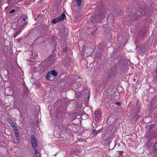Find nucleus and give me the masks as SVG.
Segmentation results:
<instances>
[{
	"label": "nucleus",
	"instance_id": "obj_1",
	"mask_svg": "<svg viewBox=\"0 0 157 157\" xmlns=\"http://www.w3.org/2000/svg\"><path fill=\"white\" fill-rule=\"evenodd\" d=\"M28 17L26 15H23L21 17L18 22V25L20 27H23L26 23V20Z\"/></svg>",
	"mask_w": 157,
	"mask_h": 157
},
{
	"label": "nucleus",
	"instance_id": "obj_2",
	"mask_svg": "<svg viewBox=\"0 0 157 157\" xmlns=\"http://www.w3.org/2000/svg\"><path fill=\"white\" fill-rule=\"evenodd\" d=\"M59 31L60 36L62 37L65 36L68 33L67 29L63 26H61L59 28Z\"/></svg>",
	"mask_w": 157,
	"mask_h": 157
},
{
	"label": "nucleus",
	"instance_id": "obj_3",
	"mask_svg": "<svg viewBox=\"0 0 157 157\" xmlns=\"http://www.w3.org/2000/svg\"><path fill=\"white\" fill-rule=\"evenodd\" d=\"M30 140L33 147L34 148L36 147L38 142L34 135H32L31 136Z\"/></svg>",
	"mask_w": 157,
	"mask_h": 157
},
{
	"label": "nucleus",
	"instance_id": "obj_4",
	"mask_svg": "<svg viewBox=\"0 0 157 157\" xmlns=\"http://www.w3.org/2000/svg\"><path fill=\"white\" fill-rule=\"evenodd\" d=\"M94 114L95 120L97 121H98L101 117V112L99 109H97L94 112Z\"/></svg>",
	"mask_w": 157,
	"mask_h": 157
},
{
	"label": "nucleus",
	"instance_id": "obj_5",
	"mask_svg": "<svg viewBox=\"0 0 157 157\" xmlns=\"http://www.w3.org/2000/svg\"><path fill=\"white\" fill-rule=\"evenodd\" d=\"M112 99L114 101L118 100L120 98V94L118 93L113 94L112 95Z\"/></svg>",
	"mask_w": 157,
	"mask_h": 157
},
{
	"label": "nucleus",
	"instance_id": "obj_6",
	"mask_svg": "<svg viewBox=\"0 0 157 157\" xmlns=\"http://www.w3.org/2000/svg\"><path fill=\"white\" fill-rule=\"evenodd\" d=\"M81 85L80 82L74 83L72 85V87L73 89H76L79 87Z\"/></svg>",
	"mask_w": 157,
	"mask_h": 157
},
{
	"label": "nucleus",
	"instance_id": "obj_7",
	"mask_svg": "<svg viewBox=\"0 0 157 157\" xmlns=\"http://www.w3.org/2000/svg\"><path fill=\"white\" fill-rule=\"evenodd\" d=\"M50 72H49L46 75V77L47 79L49 80H52L54 79L53 76Z\"/></svg>",
	"mask_w": 157,
	"mask_h": 157
},
{
	"label": "nucleus",
	"instance_id": "obj_8",
	"mask_svg": "<svg viewBox=\"0 0 157 157\" xmlns=\"http://www.w3.org/2000/svg\"><path fill=\"white\" fill-rule=\"evenodd\" d=\"M90 93L88 90H86L84 93V97L89 99L90 97Z\"/></svg>",
	"mask_w": 157,
	"mask_h": 157
},
{
	"label": "nucleus",
	"instance_id": "obj_9",
	"mask_svg": "<svg viewBox=\"0 0 157 157\" xmlns=\"http://www.w3.org/2000/svg\"><path fill=\"white\" fill-rule=\"evenodd\" d=\"M65 18L66 15L64 13H62L60 16L57 17L59 22L63 20Z\"/></svg>",
	"mask_w": 157,
	"mask_h": 157
},
{
	"label": "nucleus",
	"instance_id": "obj_10",
	"mask_svg": "<svg viewBox=\"0 0 157 157\" xmlns=\"http://www.w3.org/2000/svg\"><path fill=\"white\" fill-rule=\"evenodd\" d=\"M14 132L15 134V137H16V139L17 140H20V137H19V134L18 131V129H16V130H14Z\"/></svg>",
	"mask_w": 157,
	"mask_h": 157
},
{
	"label": "nucleus",
	"instance_id": "obj_11",
	"mask_svg": "<svg viewBox=\"0 0 157 157\" xmlns=\"http://www.w3.org/2000/svg\"><path fill=\"white\" fill-rule=\"evenodd\" d=\"M94 49H95V47L93 48H89L87 49L86 52L88 53L91 54L94 52Z\"/></svg>",
	"mask_w": 157,
	"mask_h": 157
},
{
	"label": "nucleus",
	"instance_id": "obj_12",
	"mask_svg": "<svg viewBox=\"0 0 157 157\" xmlns=\"http://www.w3.org/2000/svg\"><path fill=\"white\" fill-rule=\"evenodd\" d=\"M35 153L34 155V157H40L41 155L39 153L38 151L36 148L34 149Z\"/></svg>",
	"mask_w": 157,
	"mask_h": 157
},
{
	"label": "nucleus",
	"instance_id": "obj_13",
	"mask_svg": "<svg viewBox=\"0 0 157 157\" xmlns=\"http://www.w3.org/2000/svg\"><path fill=\"white\" fill-rule=\"evenodd\" d=\"M60 9L58 7L56 6L53 8V10L54 14H56L59 10Z\"/></svg>",
	"mask_w": 157,
	"mask_h": 157
},
{
	"label": "nucleus",
	"instance_id": "obj_14",
	"mask_svg": "<svg viewBox=\"0 0 157 157\" xmlns=\"http://www.w3.org/2000/svg\"><path fill=\"white\" fill-rule=\"evenodd\" d=\"M101 131L100 129H99L97 131H96L95 129H93L92 131V132L93 134H94V135L96 136L98 133L100 132Z\"/></svg>",
	"mask_w": 157,
	"mask_h": 157
},
{
	"label": "nucleus",
	"instance_id": "obj_15",
	"mask_svg": "<svg viewBox=\"0 0 157 157\" xmlns=\"http://www.w3.org/2000/svg\"><path fill=\"white\" fill-rule=\"evenodd\" d=\"M59 22V21L57 17L56 18L53 19L52 20L51 22L52 23L54 24L56 23L57 22Z\"/></svg>",
	"mask_w": 157,
	"mask_h": 157
},
{
	"label": "nucleus",
	"instance_id": "obj_16",
	"mask_svg": "<svg viewBox=\"0 0 157 157\" xmlns=\"http://www.w3.org/2000/svg\"><path fill=\"white\" fill-rule=\"evenodd\" d=\"M50 72L52 73L51 74H52L53 76H57L58 75L57 72L55 70H53Z\"/></svg>",
	"mask_w": 157,
	"mask_h": 157
},
{
	"label": "nucleus",
	"instance_id": "obj_17",
	"mask_svg": "<svg viewBox=\"0 0 157 157\" xmlns=\"http://www.w3.org/2000/svg\"><path fill=\"white\" fill-rule=\"evenodd\" d=\"M82 2V0H77V3L79 6H80Z\"/></svg>",
	"mask_w": 157,
	"mask_h": 157
},
{
	"label": "nucleus",
	"instance_id": "obj_18",
	"mask_svg": "<svg viewBox=\"0 0 157 157\" xmlns=\"http://www.w3.org/2000/svg\"><path fill=\"white\" fill-rule=\"evenodd\" d=\"M6 121L9 123V124H11V123L12 122V121L9 118H7L6 119Z\"/></svg>",
	"mask_w": 157,
	"mask_h": 157
},
{
	"label": "nucleus",
	"instance_id": "obj_19",
	"mask_svg": "<svg viewBox=\"0 0 157 157\" xmlns=\"http://www.w3.org/2000/svg\"><path fill=\"white\" fill-rule=\"evenodd\" d=\"M19 33H16L12 36V38L15 39Z\"/></svg>",
	"mask_w": 157,
	"mask_h": 157
},
{
	"label": "nucleus",
	"instance_id": "obj_20",
	"mask_svg": "<svg viewBox=\"0 0 157 157\" xmlns=\"http://www.w3.org/2000/svg\"><path fill=\"white\" fill-rule=\"evenodd\" d=\"M12 128L13 130L18 129L16 125H15L14 126H13V127H12Z\"/></svg>",
	"mask_w": 157,
	"mask_h": 157
},
{
	"label": "nucleus",
	"instance_id": "obj_21",
	"mask_svg": "<svg viewBox=\"0 0 157 157\" xmlns=\"http://www.w3.org/2000/svg\"><path fill=\"white\" fill-rule=\"evenodd\" d=\"M115 104L117 105H120L121 104L119 102H117L115 103H114Z\"/></svg>",
	"mask_w": 157,
	"mask_h": 157
},
{
	"label": "nucleus",
	"instance_id": "obj_22",
	"mask_svg": "<svg viewBox=\"0 0 157 157\" xmlns=\"http://www.w3.org/2000/svg\"><path fill=\"white\" fill-rule=\"evenodd\" d=\"M67 48L66 47H65L63 49V52H66L67 51Z\"/></svg>",
	"mask_w": 157,
	"mask_h": 157
},
{
	"label": "nucleus",
	"instance_id": "obj_23",
	"mask_svg": "<svg viewBox=\"0 0 157 157\" xmlns=\"http://www.w3.org/2000/svg\"><path fill=\"white\" fill-rule=\"evenodd\" d=\"M15 12V10L13 9L10 11V13H13Z\"/></svg>",
	"mask_w": 157,
	"mask_h": 157
},
{
	"label": "nucleus",
	"instance_id": "obj_24",
	"mask_svg": "<svg viewBox=\"0 0 157 157\" xmlns=\"http://www.w3.org/2000/svg\"><path fill=\"white\" fill-rule=\"evenodd\" d=\"M120 154V155H122L123 153V151H118Z\"/></svg>",
	"mask_w": 157,
	"mask_h": 157
},
{
	"label": "nucleus",
	"instance_id": "obj_25",
	"mask_svg": "<svg viewBox=\"0 0 157 157\" xmlns=\"http://www.w3.org/2000/svg\"><path fill=\"white\" fill-rule=\"evenodd\" d=\"M135 43L137 45L138 43V40H137L136 41H135Z\"/></svg>",
	"mask_w": 157,
	"mask_h": 157
},
{
	"label": "nucleus",
	"instance_id": "obj_26",
	"mask_svg": "<svg viewBox=\"0 0 157 157\" xmlns=\"http://www.w3.org/2000/svg\"><path fill=\"white\" fill-rule=\"evenodd\" d=\"M15 125L14 124H13L11 125V127L12 128V127H13V126H14Z\"/></svg>",
	"mask_w": 157,
	"mask_h": 157
},
{
	"label": "nucleus",
	"instance_id": "obj_27",
	"mask_svg": "<svg viewBox=\"0 0 157 157\" xmlns=\"http://www.w3.org/2000/svg\"><path fill=\"white\" fill-rule=\"evenodd\" d=\"M105 134H102V137L104 138L105 136Z\"/></svg>",
	"mask_w": 157,
	"mask_h": 157
},
{
	"label": "nucleus",
	"instance_id": "obj_28",
	"mask_svg": "<svg viewBox=\"0 0 157 157\" xmlns=\"http://www.w3.org/2000/svg\"><path fill=\"white\" fill-rule=\"evenodd\" d=\"M13 124H13V122L12 121V122H11V124H10V125H11Z\"/></svg>",
	"mask_w": 157,
	"mask_h": 157
},
{
	"label": "nucleus",
	"instance_id": "obj_29",
	"mask_svg": "<svg viewBox=\"0 0 157 157\" xmlns=\"http://www.w3.org/2000/svg\"><path fill=\"white\" fill-rule=\"evenodd\" d=\"M155 73H157V69L155 71Z\"/></svg>",
	"mask_w": 157,
	"mask_h": 157
},
{
	"label": "nucleus",
	"instance_id": "obj_30",
	"mask_svg": "<svg viewBox=\"0 0 157 157\" xmlns=\"http://www.w3.org/2000/svg\"><path fill=\"white\" fill-rule=\"evenodd\" d=\"M13 93H14V91H13Z\"/></svg>",
	"mask_w": 157,
	"mask_h": 157
},
{
	"label": "nucleus",
	"instance_id": "obj_31",
	"mask_svg": "<svg viewBox=\"0 0 157 157\" xmlns=\"http://www.w3.org/2000/svg\"><path fill=\"white\" fill-rule=\"evenodd\" d=\"M20 42V41H18V42Z\"/></svg>",
	"mask_w": 157,
	"mask_h": 157
}]
</instances>
